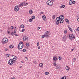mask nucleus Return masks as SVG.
<instances>
[{"mask_svg":"<svg viewBox=\"0 0 79 79\" xmlns=\"http://www.w3.org/2000/svg\"><path fill=\"white\" fill-rule=\"evenodd\" d=\"M65 69L67 71H69V68L68 66H66L65 67Z\"/></svg>","mask_w":79,"mask_h":79,"instance_id":"19","label":"nucleus"},{"mask_svg":"<svg viewBox=\"0 0 79 79\" xmlns=\"http://www.w3.org/2000/svg\"><path fill=\"white\" fill-rule=\"evenodd\" d=\"M28 5V3H26V4H25V5L27 6V5Z\"/></svg>","mask_w":79,"mask_h":79,"instance_id":"48","label":"nucleus"},{"mask_svg":"<svg viewBox=\"0 0 79 79\" xmlns=\"http://www.w3.org/2000/svg\"><path fill=\"white\" fill-rule=\"evenodd\" d=\"M25 44L26 45V46H27V47H29V44L28 43H27Z\"/></svg>","mask_w":79,"mask_h":79,"instance_id":"27","label":"nucleus"},{"mask_svg":"<svg viewBox=\"0 0 79 79\" xmlns=\"http://www.w3.org/2000/svg\"><path fill=\"white\" fill-rule=\"evenodd\" d=\"M42 18H43V20H44V21H47V19L45 15H43V16H42Z\"/></svg>","mask_w":79,"mask_h":79,"instance_id":"11","label":"nucleus"},{"mask_svg":"<svg viewBox=\"0 0 79 79\" xmlns=\"http://www.w3.org/2000/svg\"><path fill=\"white\" fill-rule=\"evenodd\" d=\"M75 58H74V60H75Z\"/></svg>","mask_w":79,"mask_h":79,"instance_id":"63","label":"nucleus"},{"mask_svg":"<svg viewBox=\"0 0 79 79\" xmlns=\"http://www.w3.org/2000/svg\"><path fill=\"white\" fill-rule=\"evenodd\" d=\"M56 60H53V62H55L56 61Z\"/></svg>","mask_w":79,"mask_h":79,"instance_id":"47","label":"nucleus"},{"mask_svg":"<svg viewBox=\"0 0 79 79\" xmlns=\"http://www.w3.org/2000/svg\"><path fill=\"white\" fill-rule=\"evenodd\" d=\"M7 50H8V49L7 48H6V49H5V51H7Z\"/></svg>","mask_w":79,"mask_h":79,"instance_id":"49","label":"nucleus"},{"mask_svg":"<svg viewBox=\"0 0 79 79\" xmlns=\"http://www.w3.org/2000/svg\"><path fill=\"white\" fill-rule=\"evenodd\" d=\"M13 45H11L9 46V47L10 48H13Z\"/></svg>","mask_w":79,"mask_h":79,"instance_id":"24","label":"nucleus"},{"mask_svg":"<svg viewBox=\"0 0 79 79\" xmlns=\"http://www.w3.org/2000/svg\"><path fill=\"white\" fill-rule=\"evenodd\" d=\"M24 3V2H23L22 3H21L20 4H19V6H18V7H21L23 6V3Z\"/></svg>","mask_w":79,"mask_h":79,"instance_id":"13","label":"nucleus"},{"mask_svg":"<svg viewBox=\"0 0 79 79\" xmlns=\"http://www.w3.org/2000/svg\"><path fill=\"white\" fill-rule=\"evenodd\" d=\"M58 18L60 19H63L64 18V16L63 15H60L59 17Z\"/></svg>","mask_w":79,"mask_h":79,"instance_id":"14","label":"nucleus"},{"mask_svg":"<svg viewBox=\"0 0 79 79\" xmlns=\"http://www.w3.org/2000/svg\"><path fill=\"white\" fill-rule=\"evenodd\" d=\"M68 28L69 30L71 32H73V29L71 28V26L69 25L68 26Z\"/></svg>","mask_w":79,"mask_h":79,"instance_id":"12","label":"nucleus"},{"mask_svg":"<svg viewBox=\"0 0 79 79\" xmlns=\"http://www.w3.org/2000/svg\"><path fill=\"white\" fill-rule=\"evenodd\" d=\"M14 59H15V60H17V58L16 56H15L13 58V59L14 60Z\"/></svg>","mask_w":79,"mask_h":79,"instance_id":"38","label":"nucleus"},{"mask_svg":"<svg viewBox=\"0 0 79 79\" xmlns=\"http://www.w3.org/2000/svg\"><path fill=\"white\" fill-rule=\"evenodd\" d=\"M8 40L6 38H4L1 41L2 45H4L5 43L8 42Z\"/></svg>","mask_w":79,"mask_h":79,"instance_id":"3","label":"nucleus"},{"mask_svg":"<svg viewBox=\"0 0 79 79\" xmlns=\"http://www.w3.org/2000/svg\"><path fill=\"white\" fill-rule=\"evenodd\" d=\"M43 12H40V15L43 14Z\"/></svg>","mask_w":79,"mask_h":79,"instance_id":"40","label":"nucleus"},{"mask_svg":"<svg viewBox=\"0 0 79 79\" xmlns=\"http://www.w3.org/2000/svg\"><path fill=\"white\" fill-rule=\"evenodd\" d=\"M45 37H47L46 36V35H45V34H44V35H42V36H41V38H44Z\"/></svg>","mask_w":79,"mask_h":79,"instance_id":"22","label":"nucleus"},{"mask_svg":"<svg viewBox=\"0 0 79 79\" xmlns=\"http://www.w3.org/2000/svg\"><path fill=\"white\" fill-rule=\"evenodd\" d=\"M25 59H26V60H28V58H27V57H25Z\"/></svg>","mask_w":79,"mask_h":79,"instance_id":"55","label":"nucleus"},{"mask_svg":"<svg viewBox=\"0 0 79 79\" xmlns=\"http://www.w3.org/2000/svg\"><path fill=\"white\" fill-rule=\"evenodd\" d=\"M36 45H37V46H39V43L38 42L36 44Z\"/></svg>","mask_w":79,"mask_h":79,"instance_id":"42","label":"nucleus"},{"mask_svg":"<svg viewBox=\"0 0 79 79\" xmlns=\"http://www.w3.org/2000/svg\"><path fill=\"white\" fill-rule=\"evenodd\" d=\"M67 38V36L66 35H64V36L62 37V40L63 41H66Z\"/></svg>","mask_w":79,"mask_h":79,"instance_id":"9","label":"nucleus"},{"mask_svg":"<svg viewBox=\"0 0 79 79\" xmlns=\"http://www.w3.org/2000/svg\"><path fill=\"white\" fill-rule=\"evenodd\" d=\"M7 32L8 34H9L10 33V31H8Z\"/></svg>","mask_w":79,"mask_h":79,"instance_id":"58","label":"nucleus"},{"mask_svg":"<svg viewBox=\"0 0 79 79\" xmlns=\"http://www.w3.org/2000/svg\"><path fill=\"white\" fill-rule=\"evenodd\" d=\"M46 4L49 6H52L53 5V2H52L50 0H48V1L46 2Z\"/></svg>","mask_w":79,"mask_h":79,"instance_id":"4","label":"nucleus"},{"mask_svg":"<svg viewBox=\"0 0 79 79\" xmlns=\"http://www.w3.org/2000/svg\"><path fill=\"white\" fill-rule=\"evenodd\" d=\"M53 60H57V57L56 56H55L53 58Z\"/></svg>","mask_w":79,"mask_h":79,"instance_id":"16","label":"nucleus"},{"mask_svg":"<svg viewBox=\"0 0 79 79\" xmlns=\"http://www.w3.org/2000/svg\"><path fill=\"white\" fill-rule=\"evenodd\" d=\"M73 62H75L74 61H73Z\"/></svg>","mask_w":79,"mask_h":79,"instance_id":"62","label":"nucleus"},{"mask_svg":"<svg viewBox=\"0 0 79 79\" xmlns=\"http://www.w3.org/2000/svg\"><path fill=\"white\" fill-rule=\"evenodd\" d=\"M24 46V44L22 42H20L18 46V48L19 50H21Z\"/></svg>","mask_w":79,"mask_h":79,"instance_id":"2","label":"nucleus"},{"mask_svg":"<svg viewBox=\"0 0 79 79\" xmlns=\"http://www.w3.org/2000/svg\"><path fill=\"white\" fill-rule=\"evenodd\" d=\"M40 28H41L40 27L38 28V30L40 29Z\"/></svg>","mask_w":79,"mask_h":79,"instance_id":"51","label":"nucleus"},{"mask_svg":"<svg viewBox=\"0 0 79 79\" xmlns=\"http://www.w3.org/2000/svg\"><path fill=\"white\" fill-rule=\"evenodd\" d=\"M69 39L70 40H72L73 38H75V37L74 35H73V34H70L69 35Z\"/></svg>","mask_w":79,"mask_h":79,"instance_id":"8","label":"nucleus"},{"mask_svg":"<svg viewBox=\"0 0 79 79\" xmlns=\"http://www.w3.org/2000/svg\"><path fill=\"white\" fill-rule=\"evenodd\" d=\"M64 20L61 19L59 17H57L56 19L55 22L56 24L57 25H58L59 23H63Z\"/></svg>","mask_w":79,"mask_h":79,"instance_id":"1","label":"nucleus"},{"mask_svg":"<svg viewBox=\"0 0 79 79\" xmlns=\"http://www.w3.org/2000/svg\"><path fill=\"white\" fill-rule=\"evenodd\" d=\"M28 37L27 36H24L23 37V41H24L28 40Z\"/></svg>","mask_w":79,"mask_h":79,"instance_id":"10","label":"nucleus"},{"mask_svg":"<svg viewBox=\"0 0 79 79\" xmlns=\"http://www.w3.org/2000/svg\"><path fill=\"white\" fill-rule=\"evenodd\" d=\"M14 32H13L12 33H11V35L13 36L14 35Z\"/></svg>","mask_w":79,"mask_h":79,"instance_id":"41","label":"nucleus"},{"mask_svg":"<svg viewBox=\"0 0 79 79\" xmlns=\"http://www.w3.org/2000/svg\"><path fill=\"white\" fill-rule=\"evenodd\" d=\"M67 32H68V31H67L66 30H64V33H65V34L67 33Z\"/></svg>","mask_w":79,"mask_h":79,"instance_id":"32","label":"nucleus"},{"mask_svg":"<svg viewBox=\"0 0 79 79\" xmlns=\"http://www.w3.org/2000/svg\"><path fill=\"white\" fill-rule=\"evenodd\" d=\"M66 77L64 76L63 77H61L60 79H66Z\"/></svg>","mask_w":79,"mask_h":79,"instance_id":"23","label":"nucleus"},{"mask_svg":"<svg viewBox=\"0 0 79 79\" xmlns=\"http://www.w3.org/2000/svg\"><path fill=\"white\" fill-rule=\"evenodd\" d=\"M65 6L64 5H62L61 6H60V8H64L65 7Z\"/></svg>","mask_w":79,"mask_h":79,"instance_id":"21","label":"nucleus"},{"mask_svg":"<svg viewBox=\"0 0 79 79\" xmlns=\"http://www.w3.org/2000/svg\"><path fill=\"white\" fill-rule=\"evenodd\" d=\"M45 74L46 75H48V74H49V73L48 72H45Z\"/></svg>","mask_w":79,"mask_h":79,"instance_id":"30","label":"nucleus"},{"mask_svg":"<svg viewBox=\"0 0 79 79\" xmlns=\"http://www.w3.org/2000/svg\"><path fill=\"white\" fill-rule=\"evenodd\" d=\"M77 30L78 31H79V27L77 29Z\"/></svg>","mask_w":79,"mask_h":79,"instance_id":"43","label":"nucleus"},{"mask_svg":"<svg viewBox=\"0 0 79 79\" xmlns=\"http://www.w3.org/2000/svg\"><path fill=\"white\" fill-rule=\"evenodd\" d=\"M20 68H22V66H20Z\"/></svg>","mask_w":79,"mask_h":79,"instance_id":"60","label":"nucleus"},{"mask_svg":"<svg viewBox=\"0 0 79 79\" xmlns=\"http://www.w3.org/2000/svg\"><path fill=\"white\" fill-rule=\"evenodd\" d=\"M43 64L42 63H41L40 64V66L41 67H42L43 66Z\"/></svg>","mask_w":79,"mask_h":79,"instance_id":"31","label":"nucleus"},{"mask_svg":"<svg viewBox=\"0 0 79 79\" xmlns=\"http://www.w3.org/2000/svg\"><path fill=\"white\" fill-rule=\"evenodd\" d=\"M22 63H24V62L23 61H21Z\"/></svg>","mask_w":79,"mask_h":79,"instance_id":"53","label":"nucleus"},{"mask_svg":"<svg viewBox=\"0 0 79 79\" xmlns=\"http://www.w3.org/2000/svg\"><path fill=\"white\" fill-rule=\"evenodd\" d=\"M10 56V54H8L6 55V57H9V56Z\"/></svg>","mask_w":79,"mask_h":79,"instance_id":"25","label":"nucleus"},{"mask_svg":"<svg viewBox=\"0 0 79 79\" xmlns=\"http://www.w3.org/2000/svg\"><path fill=\"white\" fill-rule=\"evenodd\" d=\"M77 20H78V21L79 22V18H78L77 19Z\"/></svg>","mask_w":79,"mask_h":79,"instance_id":"57","label":"nucleus"},{"mask_svg":"<svg viewBox=\"0 0 79 79\" xmlns=\"http://www.w3.org/2000/svg\"><path fill=\"white\" fill-rule=\"evenodd\" d=\"M26 51V49H24L22 50L23 52H25Z\"/></svg>","mask_w":79,"mask_h":79,"instance_id":"33","label":"nucleus"},{"mask_svg":"<svg viewBox=\"0 0 79 79\" xmlns=\"http://www.w3.org/2000/svg\"><path fill=\"white\" fill-rule=\"evenodd\" d=\"M14 61H16V60H14Z\"/></svg>","mask_w":79,"mask_h":79,"instance_id":"61","label":"nucleus"},{"mask_svg":"<svg viewBox=\"0 0 79 79\" xmlns=\"http://www.w3.org/2000/svg\"><path fill=\"white\" fill-rule=\"evenodd\" d=\"M11 29H14V27H13V26H12L11 27Z\"/></svg>","mask_w":79,"mask_h":79,"instance_id":"44","label":"nucleus"},{"mask_svg":"<svg viewBox=\"0 0 79 79\" xmlns=\"http://www.w3.org/2000/svg\"><path fill=\"white\" fill-rule=\"evenodd\" d=\"M13 29L16 30V27H13Z\"/></svg>","mask_w":79,"mask_h":79,"instance_id":"46","label":"nucleus"},{"mask_svg":"<svg viewBox=\"0 0 79 79\" xmlns=\"http://www.w3.org/2000/svg\"><path fill=\"white\" fill-rule=\"evenodd\" d=\"M65 20V21L67 22V23H69V21L68 20V19H66Z\"/></svg>","mask_w":79,"mask_h":79,"instance_id":"28","label":"nucleus"},{"mask_svg":"<svg viewBox=\"0 0 79 79\" xmlns=\"http://www.w3.org/2000/svg\"><path fill=\"white\" fill-rule=\"evenodd\" d=\"M69 5H71L72 4V1L71 0H70L69 2Z\"/></svg>","mask_w":79,"mask_h":79,"instance_id":"17","label":"nucleus"},{"mask_svg":"<svg viewBox=\"0 0 79 79\" xmlns=\"http://www.w3.org/2000/svg\"><path fill=\"white\" fill-rule=\"evenodd\" d=\"M53 65H54L55 66H56L57 65V64H56V63L55 62L53 63Z\"/></svg>","mask_w":79,"mask_h":79,"instance_id":"37","label":"nucleus"},{"mask_svg":"<svg viewBox=\"0 0 79 79\" xmlns=\"http://www.w3.org/2000/svg\"><path fill=\"white\" fill-rule=\"evenodd\" d=\"M28 21H29V22H32V21L33 20L32 19H29V20H28Z\"/></svg>","mask_w":79,"mask_h":79,"instance_id":"36","label":"nucleus"},{"mask_svg":"<svg viewBox=\"0 0 79 79\" xmlns=\"http://www.w3.org/2000/svg\"><path fill=\"white\" fill-rule=\"evenodd\" d=\"M58 59H59V60H61V59H62V57H61V56H58Z\"/></svg>","mask_w":79,"mask_h":79,"instance_id":"26","label":"nucleus"},{"mask_svg":"<svg viewBox=\"0 0 79 79\" xmlns=\"http://www.w3.org/2000/svg\"><path fill=\"white\" fill-rule=\"evenodd\" d=\"M44 35H46V37L49 36L50 35V31H48L46 32V33H44Z\"/></svg>","mask_w":79,"mask_h":79,"instance_id":"7","label":"nucleus"},{"mask_svg":"<svg viewBox=\"0 0 79 79\" xmlns=\"http://www.w3.org/2000/svg\"><path fill=\"white\" fill-rule=\"evenodd\" d=\"M20 27L22 28H23L24 27V26L23 24L21 25Z\"/></svg>","mask_w":79,"mask_h":79,"instance_id":"20","label":"nucleus"},{"mask_svg":"<svg viewBox=\"0 0 79 79\" xmlns=\"http://www.w3.org/2000/svg\"><path fill=\"white\" fill-rule=\"evenodd\" d=\"M56 68L57 69H60L61 67L59 65H57Z\"/></svg>","mask_w":79,"mask_h":79,"instance_id":"15","label":"nucleus"},{"mask_svg":"<svg viewBox=\"0 0 79 79\" xmlns=\"http://www.w3.org/2000/svg\"><path fill=\"white\" fill-rule=\"evenodd\" d=\"M75 3H76V2L75 1H73L72 2V4L73 3V4H75Z\"/></svg>","mask_w":79,"mask_h":79,"instance_id":"39","label":"nucleus"},{"mask_svg":"<svg viewBox=\"0 0 79 79\" xmlns=\"http://www.w3.org/2000/svg\"><path fill=\"white\" fill-rule=\"evenodd\" d=\"M14 55H12V56L13 57V56H14Z\"/></svg>","mask_w":79,"mask_h":79,"instance_id":"59","label":"nucleus"},{"mask_svg":"<svg viewBox=\"0 0 79 79\" xmlns=\"http://www.w3.org/2000/svg\"><path fill=\"white\" fill-rule=\"evenodd\" d=\"M29 13H30V14H32L33 13V11L32 10H29Z\"/></svg>","mask_w":79,"mask_h":79,"instance_id":"18","label":"nucleus"},{"mask_svg":"<svg viewBox=\"0 0 79 79\" xmlns=\"http://www.w3.org/2000/svg\"><path fill=\"white\" fill-rule=\"evenodd\" d=\"M37 62L36 61H33V63H36Z\"/></svg>","mask_w":79,"mask_h":79,"instance_id":"45","label":"nucleus"},{"mask_svg":"<svg viewBox=\"0 0 79 79\" xmlns=\"http://www.w3.org/2000/svg\"><path fill=\"white\" fill-rule=\"evenodd\" d=\"M14 60H10L8 61V64L9 65H12L14 63Z\"/></svg>","mask_w":79,"mask_h":79,"instance_id":"6","label":"nucleus"},{"mask_svg":"<svg viewBox=\"0 0 79 79\" xmlns=\"http://www.w3.org/2000/svg\"><path fill=\"white\" fill-rule=\"evenodd\" d=\"M40 46L38 47V49H40Z\"/></svg>","mask_w":79,"mask_h":79,"instance_id":"50","label":"nucleus"},{"mask_svg":"<svg viewBox=\"0 0 79 79\" xmlns=\"http://www.w3.org/2000/svg\"><path fill=\"white\" fill-rule=\"evenodd\" d=\"M11 79H16V78L15 77H13Z\"/></svg>","mask_w":79,"mask_h":79,"instance_id":"56","label":"nucleus"},{"mask_svg":"<svg viewBox=\"0 0 79 79\" xmlns=\"http://www.w3.org/2000/svg\"><path fill=\"white\" fill-rule=\"evenodd\" d=\"M20 30L21 32H24V31L25 30V29H22V30Z\"/></svg>","mask_w":79,"mask_h":79,"instance_id":"29","label":"nucleus"},{"mask_svg":"<svg viewBox=\"0 0 79 79\" xmlns=\"http://www.w3.org/2000/svg\"><path fill=\"white\" fill-rule=\"evenodd\" d=\"M35 19V17L34 16H32V17H31V19Z\"/></svg>","mask_w":79,"mask_h":79,"instance_id":"34","label":"nucleus"},{"mask_svg":"<svg viewBox=\"0 0 79 79\" xmlns=\"http://www.w3.org/2000/svg\"><path fill=\"white\" fill-rule=\"evenodd\" d=\"M16 35V36H17V35Z\"/></svg>","mask_w":79,"mask_h":79,"instance_id":"64","label":"nucleus"},{"mask_svg":"<svg viewBox=\"0 0 79 79\" xmlns=\"http://www.w3.org/2000/svg\"><path fill=\"white\" fill-rule=\"evenodd\" d=\"M19 8L18 5L16 6L14 8V10L15 12H18L19 10Z\"/></svg>","mask_w":79,"mask_h":79,"instance_id":"5","label":"nucleus"},{"mask_svg":"<svg viewBox=\"0 0 79 79\" xmlns=\"http://www.w3.org/2000/svg\"><path fill=\"white\" fill-rule=\"evenodd\" d=\"M73 50H74V49H71V52H72V51H73Z\"/></svg>","mask_w":79,"mask_h":79,"instance_id":"52","label":"nucleus"},{"mask_svg":"<svg viewBox=\"0 0 79 79\" xmlns=\"http://www.w3.org/2000/svg\"><path fill=\"white\" fill-rule=\"evenodd\" d=\"M55 18V15H52V18L53 19H54Z\"/></svg>","mask_w":79,"mask_h":79,"instance_id":"35","label":"nucleus"},{"mask_svg":"<svg viewBox=\"0 0 79 79\" xmlns=\"http://www.w3.org/2000/svg\"><path fill=\"white\" fill-rule=\"evenodd\" d=\"M14 33H16V32L15 31H14Z\"/></svg>","mask_w":79,"mask_h":79,"instance_id":"54","label":"nucleus"}]
</instances>
